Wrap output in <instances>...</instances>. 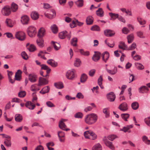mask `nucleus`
<instances>
[{
	"label": "nucleus",
	"mask_w": 150,
	"mask_h": 150,
	"mask_svg": "<svg viewBox=\"0 0 150 150\" xmlns=\"http://www.w3.org/2000/svg\"><path fill=\"white\" fill-rule=\"evenodd\" d=\"M15 120L17 122H21L23 120V117L22 115L19 114H16L15 116Z\"/></svg>",
	"instance_id": "obj_21"
},
{
	"label": "nucleus",
	"mask_w": 150,
	"mask_h": 150,
	"mask_svg": "<svg viewBox=\"0 0 150 150\" xmlns=\"http://www.w3.org/2000/svg\"><path fill=\"white\" fill-rule=\"evenodd\" d=\"M45 32V29L43 28H41L39 30L38 33V36L39 38H42L44 35Z\"/></svg>",
	"instance_id": "obj_28"
},
{
	"label": "nucleus",
	"mask_w": 150,
	"mask_h": 150,
	"mask_svg": "<svg viewBox=\"0 0 150 150\" xmlns=\"http://www.w3.org/2000/svg\"><path fill=\"white\" fill-rule=\"evenodd\" d=\"M15 36L16 38L21 41L24 40L25 38V33L22 31L16 32L15 34Z\"/></svg>",
	"instance_id": "obj_6"
},
{
	"label": "nucleus",
	"mask_w": 150,
	"mask_h": 150,
	"mask_svg": "<svg viewBox=\"0 0 150 150\" xmlns=\"http://www.w3.org/2000/svg\"><path fill=\"white\" fill-rule=\"evenodd\" d=\"M45 53L46 54L47 53L45 51H41L38 54V56L45 60L46 59V58L44 56V54Z\"/></svg>",
	"instance_id": "obj_50"
},
{
	"label": "nucleus",
	"mask_w": 150,
	"mask_h": 150,
	"mask_svg": "<svg viewBox=\"0 0 150 150\" xmlns=\"http://www.w3.org/2000/svg\"><path fill=\"white\" fill-rule=\"evenodd\" d=\"M136 68L139 70H142L144 69V67L141 64L137 62L135 64Z\"/></svg>",
	"instance_id": "obj_39"
},
{
	"label": "nucleus",
	"mask_w": 150,
	"mask_h": 150,
	"mask_svg": "<svg viewBox=\"0 0 150 150\" xmlns=\"http://www.w3.org/2000/svg\"><path fill=\"white\" fill-rule=\"evenodd\" d=\"M51 29L54 33H56L57 32V28L55 25H54L51 26Z\"/></svg>",
	"instance_id": "obj_59"
},
{
	"label": "nucleus",
	"mask_w": 150,
	"mask_h": 150,
	"mask_svg": "<svg viewBox=\"0 0 150 150\" xmlns=\"http://www.w3.org/2000/svg\"><path fill=\"white\" fill-rule=\"evenodd\" d=\"M98 119V116L95 114L91 113L86 115L84 117L85 122L89 125H91L95 123Z\"/></svg>",
	"instance_id": "obj_1"
},
{
	"label": "nucleus",
	"mask_w": 150,
	"mask_h": 150,
	"mask_svg": "<svg viewBox=\"0 0 150 150\" xmlns=\"http://www.w3.org/2000/svg\"><path fill=\"white\" fill-rule=\"evenodd\" d=\"M97 15L100 17H102L104 15V12L102 8H99L96 12Z\"/></svg>",
	"instance_id": "obj_27"
},
{
	"label": "nucleus",
	"mask_w": 150,
	"mask_h": 150,
	"mask_svg": "<svg viewBox=\"0 0 150 150\" xmlns=\"http://www.w3.org/2000/svg\"><path fill=\"white\" fill-rule=\"evenodd\" d=\"M36 28L33 26H29L26 30V32L28 35L30 37H34L36 33Z\"/></svg>",
	"instance_id": "obj_2"
},
{
	"label": "nucleus",
	"mask_w": 150,
	"mask_h": 150,
	"mask_svg": "<svg viewBox=\"0 0 150 150\" xmlns=\"http://www.w3.org/2000/svg\"><path fill=\"white\" fill-rule=\"evenodd\" d=\"M109 14L111 18L110 19L111 20H115L119 17V15L118 14L110 13Z\"/></svg>",
	"instance_id": "obj_33"
},
{
	"label": "nucleus",
	"mask_w": 150,
	"mask_h": 150,
	"mask_svg": "<svg viewBox=\"0 0 150 150\" xmlns=\"http://www.w3.org/2000/svg\"><path fill=\"white\" fill-rule=\"evenodd\" d=\"M105 35L108 37H111L114 35L115 33V32L110 30H106L104 31Z\"/></svg>",
	"instance_id": "obj_14"
},
{
	"label": "nucleus",
	"mask_w": 150,
	"mask_h": 150,
	"mask_svg": "<svg viewBox=\"0 0 150 150\" xmlns=\"http://www.w3.org/2000/svg\"><path fill=\"white\" fill-rule=\"evenodd\" d=\"M21 55L23 58L24 59L27 60L28 58V55L26 52L24 51L23 52L21 53Z\"/></svg>",
	"instance_id": "obj_62"
},
{
	"label": "nucleus",
	"mask_w": 150,
	"mask_h": 150,
	"mask_svg": "<svg viewBox=\"0 0 150 150\" xmlns=\"http://www.w3.org/2000/svg\"><path fill=\"white\" fill-rule=\"evenodd\" d=\"M83 23L78 21L77 20L75 19L72 21L71 23L70 24V26L71 28H74L76 25L81 26L83 25Z\"/></svg>",
	"instance_id": "obj_10"
},
{
	"label": "nucleus",
	"mask_w": 150,
	"mask_h": 150,
	"mask_svg": "<svg viewBox=\"0 0 150 150\" xmlns=\"http://www.w3.org/2000/svg\"><path fill=\"white\" fill-rule=\"evenodd\" d=\"M106 70L109 73L112 75L115 74L117 73V69H114L113 70H109L107 69Z\"/></svg>",
	"instance_id": "obj_58"
},
{
	"label": "nucleus",
	"mask_w": 150,
	"mask_h": 150,
	"mask_svg": "<svg viewBox=\"0 0 150 150\" xmlns=\"http://www.w3.org/2000/svg\"><path fill=\"white\" fill-rule=\"evenodd\" d=\"M6 23L7 25L9 27H12L13 26V23L11 19H7L6 21Z\"/></svg>",
	"instance_id": "obj_42"
},
{
	"label": "nucleus",
	"mask_w": 150,
	"mask_h": 150,
	"mask_svg": "<svg viewBox=\"0 0 150 150\" xmlns=\"http://www.w3.org/2000/svg\"><path fill=\"white\" fill-rule=\"evenodd\" d=\"M131 106L133 110H136L139 108V104L137 102H134L132 103Z\"/></svg>",
	"instance_id": "obj_41"
},
{
	"label": "nucleus",
	"mask_w": 150,
	"mask_h": 150,
	"mask_svg": "<svg viewBox=\"0 0 150 150\" xmlns=\"http://www.w3.org/2000/svg\"><path fill=\"white\" fill-rule=\"evenodd\" d=\"M4 143L5 145L8 147H10L11 146V139H5Z\"/></svg>",
	"instance_id": "obj_48"
},
{
	"label": "nucleus",
	"mask_w": 150,
	"mask_h": 150,
	"mask_svg": "<svg viewBox=\"0 0 150 150\" xmlns=\"http://www.w3.org/2000/svg\"><path fill=\"white\" fill-rule=\"evenodd\" d=\"M22 72L20 70H18L16 72L15 75V80L19 81L21 78V74Z\"/></svg>",
	"instance_id": "obj_24"
},
{
	"label": "nucleus",
	"mask_w": 150,
	"mask_h": 150,
	"mask_svg": "<svg viewBox=\"0 0 150 150\" xmlns=\"http://www.w3.org/2000/svg\"><path fill=\"white\" fill-rule=\"evenodd\" d=\"M144 121L148 126H150V117L145 118L144 119Z\"/></svg>",
	"instance_id": "obj_64"
},
{
	"label": "nucleus",
	"mask_w": 150,
	"mask_h": 150,
	"mask_svg": "<svg viewBox=\"0 0 150 150\" xmlns=\"http://www.w3.org/2000/svg\"><path fill=\"white\" fill-rule=\"evenodd\" d=\"M77 38H73L71 41V45L74 46H76L77 45Z\"/></svg>",
	"instance_id": "obj_54"
},
{
	"label": "nucleus",
	"mask_w": 150,
	"mask_h": 150,
	"mask_svg": "<svg viewBox=\"0 0 150 150\" xmlns=\"http://www.w3.org/2000/svg\"><path fill=\"white\" fill-rule=\"evenodd\" d=\"M25 106L30 109L33 110L35 108V105L30 101L27 102L25 105Z\"/></svg>",
	"instance_id": "obj_20"
},
{
	"label": "nucleus",
	"mask_w": 150,
	"mask_h": 150,
	"mask_svg": "<svg viewBox=\"0 0 150 150\" xmlns=\"http://www.w3.org/2000/svg\"><path fill=\"white\" fill-rule=\"evenodd\" d=\"M109 57V53L107 52H105L102 54V59L105 62H106Z\"/></svg>",
	"instance_id": "obj_23"
},
{
	"label": "nucleus",
	"mask_w": 150,
	"mask_h": 150,
	"mask_svg": "<svg viewBox=\"0 0 150 150\" xmlns=\"http://www.w3.org/2000/svg\"><path fill=\"white\" fill-rule=\"evenodd\" d=\"M75 71L74 69L69 70L66 74V78L70 80H73L75 77Z\"/></svg>",
	"instance_id": "obj_4"
},
{
	"label": "nucleus",
	"mask_w": 150,
	"mask_h": 150,
	"mask_svg": "<svg viewBox=\"0 0 150 150\" xmlns=\"http://www.w3.org/2000/svg\"><path fill=\"white\" fill-rule=\"evenodd\" d=\"M18 6L16 4L13 3L11 4V9L12 11L15 12L18 10Z\"/></svg>",
	"instance_id": "obj_45"
},
{
	"label": "nucleus",
	"mask_w": 150,
	"mask_h": 150,
	"mask_svg": "<svg viewBox=\"0 0 150 150\" xmlns=\"http://www.w3.org/2000/svg\"><path fill=\"white\" fill-rule=\"evenodd\" d=\"M50 14L45 13V15L47 18L51 19L54 16H55L56 13L54 10L51 9L50 10Z\"/></svg>",
	"instance_id": "obj_13"
},
{
	"label": "nucleus",
	"mask_w": 150,
	"mask_h": 150,
	"mask_svg": "<svg viewBox=\"0 0 150 150\" xmlns=\"http://www.w3.org/2000/svg\"><path fill=\"white\" fill-rule=\"evenodd\" d=\"M59 126L61 129L66 131H67L70 130L69 129L66 128L67 127L66 126L63 122H62V121H59Z\"/></svg>",
	"instance_id": "obj_17"
},
{
	"label": "nucleus",
	"mask_w": 150,
	"mask_h": 150,
	"mask_svg": "<svg viewBox=\"0 0 150 150\" xmlns=\"http://www.w3.org/2000/svg\"><path fill=\"white\" fill-rule=\"evenodd\" d=\"M103 112L105 114L106 117L109 116V110L108 108H105L103 109Z\"/></svg>",
	"instance_id": "obj_49"
},
{
	"label": "nucleus",
	"mask_w": 150,
	"mask_h": 150,
	"mask_svg": "<svg viewBox=\"0 0 150 150\" xmlns=\"http://www.w3.org/2000/svg\"><path fill=\"white\" fill-rule=\"evenodd\" d=\"M84 134L86 138L94 140L97 138V135L92 131H86L84 132Z\"/></svg>",
	"instance_id": "obj_3"
},
{
	"label": "nucleus",
	"mask_w": 150,
	"mask_h": 150,
	"mask_svg": "<svg viewBox=\"0 0 150 150\" xmlns=\"http://www.w3.org/2000/svg\"><path fill=\"white\" fill-rule=\"evenodd\" d=\"M31 16L33 19L36 20L38 19L39 17V14L36 11H33L31 13Z\"/></svg>",
	"instance_id": "obj_22"
},
{
	"label": "nucleus",
	"mask_w": 150,
	"mask_h": 150,
	"mask_svg": "<svg viewBox=\"0 0 150 150\" xmlns=\"http://www.w3.org/2000/svg\"><path fill=\"white\" fill-rule=\"evenodd\" d=\"M50 90V88L49 86H47L43 88L41 91L40 93L44 94L49 92Z\"/></svg>",
	"instance_id": "obj_30"
},
{
	"label": "nucleus",
	"mask_w": 150,
	"mask_h": 150,
	"mask_svg": "<svg viewBox=\"0 0 150 150\" xmlns=\"http://www.w3.org/2000/svg\"><path fill=\"white\" fill-rule=\"evenodd\" d=\"M28 49L30 52H32L36 50L35 47L33 45H31L29 47H28Z\"/></svg>",
	"instance_id": "obj_57"
},
{
	"label": "nucleus",
	"mask_w": 150,
	"mask_h": 150,
	"mask_svg": "<svg viewBox=\"0 0 150 150\" xmlns=\"http://www.w3.org/2000/svg\"><path fill=\"white\" fill-rule=\"evenodd\" d=\"M107 97L109 101L113 102L115 99L116 96L114 93L110 92L107 95Z\"/></svg>",
	"instance_id": "obj_8"
},
{
	"label": "nucleus",
	"mask_w": 150,
	"mask_h": 150,
	"mask_svg": "<svg viewBox=\"0 0 150 150\" xmlns=\"http://www.w3.org/2000/svg\"><path fill=\"white\" fill-rule=\"evenodd\" d=\"M91 30L93 31H99L100 30V28L99 26L97 25L93 26L91 28Z\"/></svg>",
	"instance_id": "obj_63"
},
{
	"label": "nucleus",
	"mask_w": 150,
	"mask_h": 150,
	"mask_svg": "<svg viewBox=\"0 0 150 150\" xmlns=\"http://www.w3.org/2000/svg\"><path fill=\"white\" fill-rule=\"evenodd\" d=\"M26 94L25 92L24 91H21L18 93V96L20 98L24 97Z\"/></svg>",
	"instance_id": "obj_60"
},
{
	"label": "nucleus",
	"mask_w": 150,
	"mask_h": 150,
	"mask_svg": "<svg viewBox=\"0 0 150 150\" xmlns=\"http://www.w3.org/2000/svg\"><path fill=\"white\" fill-rule=\"evenodd\" d=\"M75 3L78 7H82L83 5V0H78L75 2Z\"/></svg>",
	"instance_id": "obj_56"
},
{
	"label": "nucleus",
	"mask_w": 150,
	"mask_h": 150,
	"mask_svg": "<svg viewBox=\"0 0 150 150\" xmlns=\"http://www.w3.org/2000/svg\"><path fill=\"white\" fill-rule=\"evenodd\" d=\"M136 34L138 37L140 38H144L145 36L144 35V32L142 30H139L136 33Z\"/></svg>",
	"instance_id": "obj_40"
},
{
	"label": "nucleus",
	"mask_w": 150,
	"mask_h": 150,
	"mask_svg": "<svg viewBox=\"0 0 150 150\" xmlns=\"http://www.w3.org/2000/svg\"><path fill=\"white\" fill-rule=\"evenodd\" d=\"M86 21L87 25H91L93 22V18L91 16H89L86 18Z\"/></svg>",
	"instance_id": "obj_37"
},
{
	"label": "nucleus",
	"mask_w": 150,
	"mask_h": 150,
	"mask_svg": "<svg viewBox=\"0 0 150 150\" xmlns=\"http://www.w3.org/2000/svg\"><path fill=\"white\" fill-rule=\"evenodd\" d=\"M101 54L98 52H95V54L92 57L93 60L95 62L97 61L100 58Z\"/></svg>",
	"instance_id": "obj_19"
},
{
	"label": "nucleus",
	"mask_w": 150,
	"mask_h": 150,
	"mask_svg": "<svg viewBox=\"0 0 150 150\" xmlns=\"http://www.w3.org/2000/svg\"><path fill=\"white\" fill-rule=\"evenodd\" d=\"M38 85L36 84H34L32 85L30 87V90L33 91H38L40 89Z\"/></svg>",
	"instance_id": "obj_35"
},
{
	"label": "nucleus",
	"mask_w": 150,
	"mask_h": 150,
	"mask_svg": "<svg viewBox=\"0 0 150 150\" xmlns=\"http://www.w3.org/2000/svg\"><path fill=\"white\" fill-rule=\"evenodd\" d=\"M119 47L123 50H126L127 47L126 45L123 42H120L119 45Z\"/></svg>",
	"instance_id": "obj_44"
},
{
	"label": "nucleus",
	"mask_w": 150,
	"mask_h": 150,
	"mask_svg": "<svg viewBox=\"0 0 150 150\" xmlns=\"http://www.w3.org/2000/svg\"><path fill=\"white\" fill-rule=\"evenodd\" d=\"M48 83V81L46 79L40 77L39 78L38 86H41L42 85H45Z\"/></svg>",
	"instance_id": "obj_11"
},
{
	"label": "nucleus",
	"mask_w": 150,
	"mask_h": 150,
	"mask_svg": "<svg viewBox=\"0 0 150 150\" xmlns=\"http://www.w3.org/2000/svg\"><path fill=\"white\" fill-rule=\"evenodd\" d=\"M102 149L101 145L99 143L95 144L92 148V150H102Z\"/></svg>",
	"instance_id": "obj_32"
},
{
	"label": "nucleus",
	"mask_w": 150,
	"mask_h": 150,
	"mask_svg": "<svg viewBox=\"0 0 150 150\" xmlns=\"http://www.w3.org/2000/svg\"><path fill=\"white\" fill-rule=\"evenodd\" d=\"M37 76L36 75L34 74H30L29 75V80L32 82H35L37 80Z\"/></svg>",
	"instance_id": "obj_15"
},
{
	"label": "nucleus",
	"mask_w": 150,
	"mask_h": 150,
	"mask_svg": "<svg viewBox=\"0 0 150 150\" xmlns=\"http://www.w3.org/2000/svg\"><path fill=\"white\" fill-rule=\"evenodd\" d=\"M54 86L56 88L59 89L62 88L64 87L62 83L61 82L55 83Z\"/></svg>",
	"instance_id": "obj_34"
},
{
	"label": "nucleus",
	"mask_w": 150,
	"mask_h": 150,
	"mask_svg": "<svg viewBox=\"0 0 150 150\" xmlns=\"http://www.w3.org/2000/svg\"><path fill=\"white\" fill-rule=\"evenodd\" d=\"M81 64V62L80 59L78 58H76L74 66L77 67H79Z\"/></svg>",
	"instance_id": "obj_52"
},
{
	"label": "nucleus",
	"mask_w": 150,
	"mask_h": 150,
	"mask_svg": "<svg viewBox=\"0 0 150 150\" xmlns=\"http://www.w3.org/2000/svg\"><path fill=\"white\" fill-rule=\"evenodd\" d=\"M142 141L146 144L149 145L150 144V140L148 139V138L146 136L144 135L142 137Z\"/></svg>",
	"instance_id": "obj_36"
},
{
	"label": "nucleus",
	"mask_w": 150,
	"mask_h": 150,
	"mask_svg": "<svg viewBox=\"0 0 150 150\" xmlns=\"http://www.w3.org/2000/svg\"><path fill=\"white\" fill-rule=\"evenodd\" d=\"M1 13L2 15L4 16L9 15L11 13L10 8L7 7H4L2 10Z\"/></svg>",
	"instance_id": "obj_9"
},
{
	"label": "nucleus",
	"mask_w": 150,
	"mask_h": 150,
	"mask_svg": "<svg viewBox=\"0 0 150 150\" xmlns=\"http://www.w3.org/2000/svg\"><path fill=\"white\" fill-rule=\"evenodd\" d=\"M41 69L46 70L47 74H49L50 71L51 69L47 65L45 64H42L40 65Z\"/></svg>",
	"instance_id": "obj_31"
},
{
	"label": "nucleus",
	"mask_w": 150,
	"mask_h": 150,
	"mask_svg": "<svg viewBox=\"0 0 150 150\" xmlns=\"http://www.w3.org/2000/svg\"><path fill=\"white\" fill-rule=\"evenodd\" d=\"M74 116L76 118L81 119L82 118L83 115L81 112H79L76 113Z\"/></svg>",
	"instance_id": "obj_51"
},
{
	"label": "nucleus",
	"mask_w": 150,
	"mask_h": 150,
	"mask_svg": "<svg viewBox=\"0 0 150 150\" xmlns=\"http://www.w3.org/2000/svg\"><path fill=\"white\" fill-rule=\"evenodd\" d=\"M36 42L38 45L39 47H41L44 46V41L42 38L39 37L37 39Z\"/></svg>",
	"instance_id": "obj_26"
},
{
	"label": "nucleus",
	"mask_w": 150,
	"mask_h": 150,
	"mask_svg": "<svg viewBox=\"0 0 150 150\" xmlns=\"http://www.w3.org/2000/svg\"><path fill=\"white\" fill-rule=\"evenodd\" d=\"M88 78V76L83 73L82 74L80 77V82L82 83H85L87 80Z\"/></svg>",
	"instance_id": "obj_25"
},
{
	"label": "nucleus",
	"mask_w": 150,
	"mask_h": 150,
	"mask_svg": "<svg viewBox=\"0 0 150 150\" xmlns=\"http://www.w3.org/2000/svg\"><path fill=\"white\" fill-rule=\"evenodd\" d=\"M134 36L133 34H131L127 36L128 42L129 43H131L133 40Z\"/></svg>",
	"instance_id": "obj_46"
},
{
	"label": "nucleus",
	"mask_w": 150,
	"mask_h": 150,
	"mask_svg": "<svg viewBox=\"0 0 150 150\" xmlns=\"http://www.w3.org/2000/svg\"><path fill=\"white\" fill-rule=\"evenodd\" d=\"M117 137L116 135L114 134L110 135L108 137V139L111 141H112Z\"/></svg>",
	"instance_id": "obj_61"
},
{
	"label": "nucleus",
	"mask_w": 150,
	"mask_h": 150,
	"mask_svg": "<svg viewBox=\"0 0 150 150\" xmlns=\"http://www.w3.org/2000/svg\"><path fill=\"white\" fill-rule=\"evenodd\" d=\"M121 116L122 118L125 121H127V119L129 117V115L128 114L124 113L122 114Z\"/></svg>",
	"instance_id": "obj_53"
},
{
	"label": "nucleus",
	"mask_w": 150,
	"mask_h": 150,
	"mask_svg": "<svg viewBox=\"0 0 150 150\" xmlns=\"http://www.w3.org/2000/svg\"><path fill=\"white\" fill-rule=\"evenodd\" d=\"M59 36L62 39H64L66 37L69 40L71 37V33H68L66 31H63L59 33Z\"/></svg>",
	"instance_id": "obj_5"
},
{
	"label": "nucleus",
	"mask_w": 150,
	"mask_h": 150,
	"mask_svg": "<svg viewBox=\"0 0 150 150\" xmlns=\"http://www.w3.org/2000/svg\"><path fill=\"white\" fill-rule=\"evenodd\" d=\"M47 63L53 67H55L57 66V63L55 62L53 60L50 59L47 61Z\"/></svg>",
	"instance_id": "obj_29"
},
{
	"label": "nucleus",
	"mask_w": 150,
	"mask_h": 150,
	"mask_svg": "<svg viewBox=\"0 0 150 150\" xmlns=\"http://www.w3.org/2000/svg\"><path fill=\"white\" fill-rule=\"evenodd\" d=\"M137 21L141 25H143L145 24L146 23V21L142 18L139 17H138L137 18Z\"/></svg>",
	"instance_id": "obj_55"
},
{
	"label": "nucleus",
	"mask_w": 150,
	"mask_h": 150,
	"mask_svg": "<svg viewBox=\"0 0 150 150\" xmlns=\"http://www.w3.org/2000/svg\"><path fill=\"white\" fill-rule=\"evenodd\" d=\"M132 125H127L126 127H124L122 129H120V131H123L125 132H126L128 131L130 128H132Z\"/></svg>",
	"instance_id": "obj_47"
},
{
	"label": "nucleus",
	"mask_w": 150,
	"mask_h": 150,
	"mask_svg": "<svg viewBox=\"0 0 150 150\" xmlns=\"http://www.w3.org/2000/svg\"><path fill=\"white\" fill-rule=\"evenodd\" d=\"M103 140L105 144L110 149L112 150L115 149L112 143L108 141L106 137H104L103 138Z\"/></svg>",
	"instance_id": "obj_7"
},
{
	"label": "nucleus",
	"mask_w": 150,
	"mask_h": 150,
	"mask_svg": "<svg viewBox=\"0 0 150 150\" xmlns=\"http://www.w3.org/2000/svg\"><path fill=\"white\" fill-rule=\"evenodd\" d=\"M52 43L56 50H58L60 47V45L59 43L53 41L52 42Z\"/></svg>",
	"instance_id": "obj_43"
},
{
	"label": "nucleus",
	"mask_w": 150,
	"mask_h": 150,
	"mask_svg": "<svg viewBox=\"0 0 150 150\" xmlns=\"http://www.w3.org/2000/svg\"><path fill=\"white\" fill-rule=\"evenodd\" d=\"M103 78L101 76H100L98 79V83L101 89H103L104 87L102 85Z\"/></svg>",
	"instance_id": "obj_38"
},
{
	"label": "nucleus",
	"mask_w": 150,
	"mask_h": 150,
	"mask_svg": "<svg viewBox=\"0 0 150 150\" xmlns=\"http://www.w3.org/2000/svg\"><path fill=\"white\" fill-rule=\"evenodd\" d=\"M118 108L122 111H126L128 109L127 104L125 103H122L120 105Z\"/></svg>",
	"instance_id": "obj_18"
},
{
	"label": "nucleus",
	"mask_w": 150,
	"mask_h": 150,
	"mask_svg": "<svg viewBox=\"0 0 150 150\" xmlns=\"http://www.w3.org/2000/svg\"><path fill=\"white\" fill-rule=\"evenodd\" d=\"M138 90L139 93H147V91H149V89L146 86H142L138 88Z\"/></svg>",
	"instance_id": "obj_12"
},
{
	"label": "nucleus",
	"mask_w": 150,
	"mask_h": 150,
	"mask_svg": "<svg viewBox=\"0 0 150 150\" xmlns=\"http://www.w3.org/2000/svg\"><path fill=\"white\" fill-rule=\"evenodd\" d=\"M29 19L27 16H24L22 17L21 21L23 24H27L29 21Z\"/></svg>",
	"instance_id": "obj_16"
}]
</instances>
